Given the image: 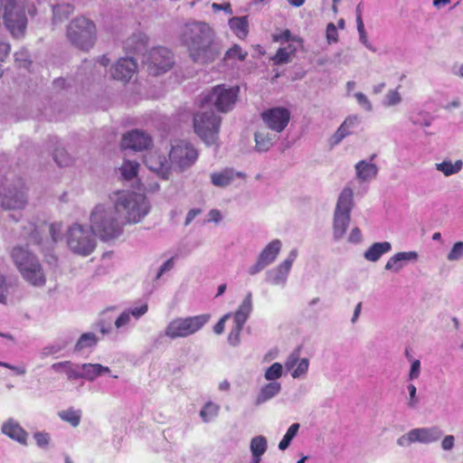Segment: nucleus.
<instances>
[{
  "mask_svg": "<svg viewBox=\"0 0 463 463\" xmlns=\"http://www.w3.org/2000/svg\"><path fill=\"white\" fill-rule=\"evenodd\" d=\"M214 37L213 29L198 21L186 24L182 33V41L188 49L189 56L199 64L212 63L220 56L222 48Z\"/></svg>",
  "mask_w": 463,
  "mask_h": 463,
  "instance_id": "f257e3e1",
  "label": "nucleus"
},
{
  "mask_svg": "<svg viewBox=\"0 0 463 463\" xmlns=\"http://www.w3.org/2000/svg\"><path fill=\"white\" fill-rule=\"evenodd\" d=\"M91 229L102 241L119 236L123 231V221L115 204H98L90 213Z\"/></svg>",
  "mask_w": 463,
  "mask_h": 463,
  "instance_id": "f03ea898",
  "label": "nucleus"
},
{
  "mask_svg": "<svg viewBox=\"0 0 463 463\" xmlns=\"http://www.w3.org/2000/svg\"><path fill=\"white\" fill-rule=\"evenodd\" d=\"M12 259L23 279L33 287H43L46 277L37 257L27 249L17 246L11 253Z\"/></svg>",
  "mask_w": 463,
  "mask_h": 463,
  "instance_id": "7ed1b4c3",
  "label": "nucleus"
},
{
  "mask_svg": "<svg viewBox=\"0 0 463 463\" xmlns=\"http://www.w3.org/2000/svg\"><path fill=\"white\" fill-rule=\"evenodd\" d=\"M27 203V187L22 178L0 176V205L4 210H23Z\"/></svg>",
  "mask_w": 463,
  "mask_h": 463,
  "instance_id": "20e7f679",
  "label": "nucleus"
},
{
  "mask_svg": "<svg viewBox=\"0 0 463 463\" xmlns=\"http://www.w3.org/2000/svg\"><path fill=\"white\" fill-rule=\"evenodd\" d=\"M113 200L119 215L124 216L128 222H139L150 209L146 197L142 194L117 192Z\"/></svg>",
  "mask_w": 463,
  "mask_h": 463,
  "instance_id": "39448f33",
  "label": "nucleus"
},
{
  "mask_svg": "<svg viewBox=\"0 0 463 463\" xmlns=\"http://www.w3.org/2000/svg\"><path fill=\"white\" fill-rule=\"evenodd\" d=\"M66 37L71 45L88 52L97 40L96 24L85 16H77L67 25Z\"/></svg>",
  "mask_w": 463,
  "mask_h": 463,
  "instance_id": "423d86ee",
  "label": "nucleus"
},
{
  "mask_svg": "<svg viewBox=\"0 0 463 463\" xmlns=\"http://www.w3.org/2000/svg\"><path fill=\"white\" fill-rule=\"evenodd\" d=\"M96 236V232L90 226L88 227L79 222L70 225L65 235L69 250L72 253L83 257L89 256L94 251L97 246Z\"/></svg>",
  "mask_w": 463,
  "mask_h": 463,
  "instance_id": "0eeeda50",
  "label": "nucleus"
},
{
  "mask_svg": "<svg viewBox=\"0 0 463 463\" xmlns=\"http://www.w3.org/2000/svg\"><path fill=\"white\" fill-rule=\"evenodd\" d=\"M25 9H27L30 15L36 14V8L33 5H29L27 2L22 0L0 10L6 30L14 38L23 37L25 33L28 23Z\"/></svg>",
  "mask_w": 463,
  "mask_h": 463,
  "instance_id": "6e6552de",
  "label": "nucleus"
},
{
  "mask_svg": "<svg viewBox=\"0 0 463 463\" xmlns=\"http://www.w3.org/2000/svg\"><path fill=\"white\" fill-rule=\"evenodd\" d=\"M354 205V192L345 187L340 193L333 217V237L335 241L344 238L351 221V212Z\"/></svg>",
  "mask_w": 463,
  "mask_h": 463,
  "instance_id": "1a4fd4ad",
  "label": "nucleus"
},
{
  "mask_svg": "<svg viewBox=\"0 0 463 463\" xmlns=\"http://www.w3.org/2000/svg\"><path fill=\"white\" fill-rule=\"evenodd\" d=\"M210 318L211 315L209 314L175 317L165 326L164 335L172 340L186 338L203 329Z\"/></svg>",
  "mask_w": 463,
  "mask_h": 463,
  "instance_id": "9d476101",
  "label": "nucleus"
},
{
  "mask_svg": "<svg viewBox=\"0 0 463 463\" xmlns=\"http://www.w3.org/2000/svg\"><path fill=\"white\" fill-rule=\"evenodd\" d=\"M239 92L240 88L238 86L217 85L209 92L203 93L200 102L203 108L213 106L219 112L227 113L234 108Z\"/></svg>",
  "mask_w": 463,
  "mask_h": 463,
  "instance_id": "9b49d317",
  "label": "nucleus"
},
{
  "mask_svg": "<svg viewBox=\"0 0 463 463\" xmlns=\"http://www.w3.org/2000/svg\"><path fill=\"white\" fill-rule=\"evenodd\" d=\"M222 118L212 109L201 110L194 115L195 134L207 145L217 143Z\"/></svg>",
  "mask_w": 463,
  "mask_h": 463,
  "instance_id": "f8f14e48",
  "label": "nucleus"
},
{
  "mask_svg": "<svg viewBox=\"0 0 463 463\" xmlns=\"http://www.w3.org/2000/svg\"><path fill=\"white\" fill-rule=\"evenodd\" d=\"M443 430L439 426L420 427L409 430L397 439L400 447H409L412 443L430 444L443 437Z\"/></svg>",
  "mask_w": 463,
  "mask_h": 463,
  "instance_id": "ddd939ff",
  "label": "nucleus"
},
{
  "mask_svg": "<svg viewBox=\"0 0 463 463\" xmlns=\"http://www.w3.org/2000/svg\"><path fill=\"white\" fill-rule=\"evenodd\" d=\"M252 312V294L248 292L245 298L233 314V326L228 335V343L232 346H237L241 342V332Z\"/></svg>",
  "mask_w": 463,
  "mask_h": 463,
  "instance_id": "4468645a",
  "label": "nucleus"
},
{
  "mask_svg": "<svg viewBox=\"0 0 463 463\" xmlns=\"http://www.w3.org/2000/svg\"><path fill=\"white\" fill-rule=\"evenodd\" d=\"M198 158L197 150L188 142L179 141L169 152L171 164L181 171L192 166Z\"/></svg>",
  "mask_w": 463,
  "mask_h": 463,
  "instance_id": "2eb2a0df",
  "label": "nucleus"
},
{
  "mask_svg": "<svg viewBox=\"0 0 463 463\" xmlns=\"http://www.w3.org/2000/svg\"><path fill=\"white\" fill-rule=\"evenodd\" d=\"M150 74L157 76L169 71L173 64V53L165 47H156L149 51L146 61Z\"/></svg>",
  "mask_w": 463,
  "mask_h": 463,
  "instance_id": "dca6fc26",
  "label": "nucleus"
},
{
  "mask_svg": "<svg viewBox=\"0 0 463 463\" xmlns=\"http://www.w3.org/2000/svg\"><path fill=\"white\" fill-rule=\"evenodd\" d=\"M24 232L23 233V237L26 239L30 243L42 245V238L41 233L48 230L52 242L56 243L60 239L62 232L61 223H51V224H43L37 227L33 222H28L26 226L24 227Z\"/></svg>",
  "mask_w": 463,
  "mask_h": 463,
  "instance_id": "f3484780",
  "label": "nucleus"
},
{
  "mask_svg": "<svg viewBox=\"0 0 463 463\" xmlns=\"http://www.w3.org/2000/svg\"><path fill=\"white\" fill-rule=\"evenodd\" d=\"M281 247L282 242L279 239H275L268 243L259 254L256 263L249 268L248 273L254 276L273 263L279 254Z\"/></svg>",
  "mask_w": 463,
  "mask_h": 463,
  "instance_id": "a211bd4d",
  "label": "nucleus"
},
{
  "mask_svg": "<svg viewBox=\"0 0 463 463\" xmlns=\"http://www.w3.org/2000/svg\"><path fill=\"white\" fill-rule=\"evenodd\" d=\"M261 118L269 129L280 133L289 122L290 112L285 108L276 107L263 111Z\"/></svg>",
  "mask_w": 463,
  "mask_h": 463,
  "instance_id": "6ab92c4d",
  "label": "nucleus"
},
{
  "mask_svg": "<svg viewBox=\"0 0 463 463\" xmlns=\"http://www.w3.org/2000/svg\"><path fill=\"white\" fill-rule=\"evenodd\" d=\"M297 257L298 250L296 249L291 250L284 261H282L277 267L267 271V281L272 285L284 287L286 285L292 264L296 260Z\"/></svg>",
  "mask_w": 463,
  "mask_h": 463,
  "instance_id": "aec40b11",
  "label": "nucleus"
},
{
  "mask_svg": "<svg viewBox=\"0 0 463 463\" xmlns=\"http://www.w3.org/2000/svg\"><path fill=\"white\" fill-rule=\"evenodd\" d=\"M152 145L151 137L143 130L134 129L127 132L121 138L120 146L122 149L142 151Z\"/></svg>",
  "mask_w": 463,
  "mask_h": 463,
  "instance_id": "412c9836",
  "label": "nucleus"
},
{
  "mask_svg": "<svg viewBox=\"0 0 463 463\" xmlns=\"http://www.w3.org/2000/svg\"><path fill=\"white\" fill-rule=\"evenodd\" d=\"M300 352L301 347H297L285 361V368L294 379L305 378L309 368V360L306 357L300 358Z\"/></svg>",
  "mask_w": 463,
  "mask_h": 463,
  "instance_id": "4be33fe9",
  "label": "nucleus"
},
{
  "mask_svg": "<svg viewBox=\"0 0 463 463\" xmlns=\"http://www.w3.org/2000/svg\"><path fill=\"white\" fill-rule=\"evenodd\" d=\"M137 64L133 58H120L110 69L113 79L128 82L137 71Z\"/></svg>",
  "mask_w": 463,
  "mask_h": 463,
  "instance_id": "5701e85b",
  "label": "nucleus"
},
{
  "mask_svg": "<svg viewBox=\"0 0 463 463\" xmlns=\"http://www.w3.org/2000/svg\"><path fill=\"white\" fill-rule=\"evenodd\" d=\"M145 165L159 176L167 179L169 175L170 165L165 155L157 151H150L144 157Z\"/></svg>",
  "mask_w": 463,
  "mask_h": 463,
  "instance_id": "b1692460",
  "label": "nucleus"
},
{
  "mask_svg": "<svg viewBox=\"0 0 463 463\" xmlns=\"http://www.w3.org/2000/svg\"><path fill=\"white\" fill-rule=\"evenodd\" d=\"M1 433L23 446L28 443V432L14 418H9L2 423Z\"/></svg>",
  "mask_w": 463,
  "mask_h": 463,
  "instance_id": "393cba45",
  "label": "nucleus"
},
{
  "mask_svg": "<svg viewBox=\"0 0 463 463\" xmlns=\"http://www.w3.org/2000/svg\"><path fill=\"white\" fill-rule=\"evenodd\" d=\"M419 254L416 251H401L392 256L386 262L384 269L394 273L400 272L409 261H416Z\"/></svg>",
  "mask_w": 463,
  "mask_h": 463,
  "instance_id": "a878e982",
  "label": "nucleus"
},
{
  "mask_svg": "<svg viewBox=\"0 0 463 463\" xmlns=\"http://www.w3.org/2000/svg\"><path fill=\"white\" fill-rule=\"evenodd\" d=\"M358 117L357 116H349L347 117L344 122L340 125L335 134L329 139L330 146H337L342 142V140L353 134L354 128L358 124Z\"/></svg>",
  "mask_w": 463,
  "mask_h": 463,
  "instance_id": "bb28decb",
  "label": "nucleus"
},
{
  "mask_svg": "<svg viewBox=\"0 0 463 463\" xmlns=\"http://www.w3.org/2000/svg\"><path fill=\"white\" fill-rule=\"evenodd\" d=\"M240 172H235L232 168H225L220 172H213L211 174V182L214 186L226 187L232 184L236 176H242Z\"/></svg>",
  "mask_w": 463,
  "mask_h": 463,
  "instance_id": "cd10ccee",
  "label": "nucleus"
},
{
  "mask_svg": "<svg viewBox=\"0 0 463 463\" xmlns=\"http://www.w3.org/2000/svg\"><path fill=\"white\" fill-rule=\"evenodd\" d=\"M356 177L362 182H367L375 178L378 175V166L365 160H361L354 165Z\"/></svg>",
  "mask_w": 463,
  "mask_h": 463,
  "instance_id": "c85d7f7f",
  "label": "nucleus"
},
{
  "mask_svg": "<svg viewBox=\"0 0 463 463\" xmlns=\"http://www.w3.org/2000/svg\"><path fill=\"white\" fill-rule=\"evenodd\" d=\"M148 36L141 32L133 33L125 43V48L135 53H144L146 51Z\"/></svg>",
  "mask_w": 463,
  "mask_h": 463,
  "instance_id": "c756f323",
  "label": "nucleus"
},
{
  "mask_svg": "<svg viewBox=\"0 0 463 463\" xmlns=\"http://www.w3.org/2000/svg\"><path fill=\"white\" fill-rule=\"evenodd\" d=\"M281 391V383L279 382H270L263 385L255 400V406H260L262 403L269 401L277 396Z\"/></svg>",
  "mask_w": 463,
  "mask_h": 463,
  "instance_id": "7c9ffc66",
  "label": "nucleus"
},
{
  "mask_svg": "<svg viewBox=\"0 0 463 463\" xmlns=\"http://www.w3.org/2000/svg\"><path fill=\"white\" fill-rule=\"evenodd\" d=\"M391 250L392 244L389 241L374 242L364 251V257L369 261L375 262Z\"/></svg>",
  "mask_w": 463,
  "mask_h": 463,
  "instance_id": "2f4dec72",
  "label": "nucleus"
},
{
  "mask_svg": "<svg viewBox=\"0 0 463 463\" xmlns=\"http://www.w3.org/2000/svg\"><path fill=\"white\" fill-rule=\"evenodd\" d=\"M82 368L83 379L89 382H94L98 377L105 373H109L110 369L100 364H80Z\"/></svg>",
  "mask_w": 463,
  "mask_h": 463,
  "instance_id": "473e14b6",
  "label": "nucleus"
},
{
  "mask_svg": "<svg viewBox=\"0 0 463 463\" xmlns=\"http://www.w3.org/2000/svg\"><path fill=\"white\" fill-rule=\"evenodd\" d=\"M255 150L257 152L262 153L267 152L270 149L275 142V135L269 134L265 129H260L255 132Z\"/></svg>",
  "mask_w": 463,
  "mask_h": 463,
  "instance_id": "72a5a7b5",
  "label": "nucleus"
},
{
  "mask_svg": "<svg viewBox=\"0 0 463 463\" xmlns=\"http://www.w3.org/2000/svg\"><path fill=\"white\" fill-rule=\"evenodd\" d=\"M295 52L296 47L292 44H288L286 47L279 48L277 53L271 58V61L276 65L288 63Z\"/></svg>",
  "mask_w": 463,
  "mask_h": 463,
  "instance_id": "f704fd0d",
  "label": "nucleus"
},
{
  "mask_svg": "<svg viewBox=\"0 0 463 463\" xmlns=\"http://www.w3.org/2000/svg\"><path fill=\"white\" fill-rule=\"evenodd\" d=\"M229 25L239 38H244L248 34V21L245 16L231 18Z\"/></svg>",
  "mask_w": 463,
  "mask_h": 463,
  "instance_id": "c9c22d12",
  "label": "nucleus"
},
{
  "mask_svg": "<svg viewBox=\"0 0 463 463\" xmlns=\"http://www.w3.org/2000/svg\"><path fill=\"white\" fill-rule=\"evenodd\" d=\"M74 11V7L70 4H59L52 7L53 24L61 23L67 19Z\"/></svg>",
  "mask_w": 463,
  "mask_h": 463,
  "instance_id": "e433bc0d",
  "label": "nucleus"
},
{
  "mask_svg": "<svg viewBox=\"0 0 463 463\" xmlns=\"http://www.w3.org/2000/svg\"><path fill=\"white\" fill-rule=\"evenodd\" d=\"M463 167V162L457 160L454 164L450 160H444L436 164V169L444 174L446 176L458 174Z\"/></svg>",
  "mask_w": 463,
  "mask_h": 463,
  "instance_id": "4c0bfd02",
  "label": "nucleus"
},
{
  "mask_svg": "<svg viewBox=\"0 0 463 463\" xmlns=\"http://www.w3.org/2000/svg\"><path fill=\"white\" fill-rule=\"evenodd\" d=\"M99 342V338L94 333L89 332L82 334L78 339L74 350L80 352L83 349L94 347Z\"/></svg>",
  "mask_w": 463,
  "mask_h": 463,
  "instance_id": "58836bf2",
  "label": "nucleus"
},
{
  "mask_svg": "<svg viewBox=\"0 0 463 463\" xmlns=\"http://www.w3.org/2000/svg\"><path fill=\"white\" fill-rule=\"evenodd\" d=\"M58 415L63 421L70 423L72 427H77L80 422L81 411L69 408L59 411Z\"/></svg>",
  "mask_w": 463,
  "mask_h": 463,
  "instance_id": "ea45409f",
  "label": "nucleus"
},
{
  "mask_svg": "<svg viewBox=\"0 0 463 463\" xmlns=\"http://www.w3.org/2000/svg\"><path fill=\"white\" fill-rule=\"evenodd\" d=\"M219 411H220L219 405H217L212 402H207L203 405L202 410L200 411V417L203 422L207 423V422L212 421L213 419H215L218 416Z\"/></svg>",
  "mask_w": 463,
  "mask_h": 463,
  "instance_id": "a19ab883",
  "label": "nucleus"
},
{
  "mask_svg": "<svg viewBox=\"0 0 463 463\" xmlns=\"http://www.w3.org/2000/svg\"><path fill=\"white\" fill-rule=\"evenodd\" d=\"M139 168V164L137 161L124 160L119 170L122 177L125 180H132L137 176Z\"/></svg>",
  "mask_w": 463,
  "mask_h": 463,
  "instance_id": "79ce46f5",
  "label": "nucleus"
},
{
  "mask_svg": "<svg viewBox=\"0 0 463 463\" xmlns=\"http://www.w3.org/2000/svg\"><path fill=\"white\" fill-rule=\"evenodd\" d=\"M250 449L251 455H257V456H262L267 449H268V442L264 436H256L251 439Z\"/></svg>",
  "mask_w": 463,
  "mask_h": 463,
  "instance_id": "37998d69",
  "label": "nucleus"
},
{
  "mask_svg": "<svg viewBox=\"0 0 463 463\" xmlns=\"http://www.w3.org/2000/svg\"><path fill=\"white\" fill-rule=\"evenodd\" d=\"M130 314L132 318L136 321L144 317L148 311V304L146 301L138 300L135 302L131 307L126 308Z\"/></svg>",
  "mask_w": 463,
  "mask_h": 463,
  "instance_id": "c03bdc74",
  "label": "nucleus"
},
{
  "mask_svg": "<svg viewBox=\"0 0 463 463\" xmlns=\"http://www.w3.org/2000/svg\"><path fill=\"white\" fill-rule=\"evenodd\" d=\"M14 288L12 281L0 271V304H6L8 296Z\"/></svg>",
  "mask_w": 463,
  "mask_h": 463,
  "instance_id": "a18cd8bd",
  "label": "nucleus"
},
{
  "mask_svg": "<svg viewBox=\"0 0 463 463\" xmlns=\"http://www.w3.org/2000/svg\"><path fill=\"white\" fill-rule=\"evenodd\" d=\"M300 425L298 423H293L287 430L286 434L279 443V449L285 450L288 448L291 440L296 437L299 430Z\"/></svg>",
  "mask_w": 463,
  "mask_h": 463,
  "instance_id": "49530a36",
  "label": "nucleus"
},
{
  "mask_svg": "<svg viewBox=\"0 0 463 463\" xmlns=\"http://www.w3.org/2000/svg\"><path fill=\"white\" fill-rule=\"evenodd\" d=\"M283 366L279 363H274L265 371L264 377L267 381L277 382L282 376Z\"/></svg>",
  "mask_w": 463,
  "mask_h": 463,
  "instance_id": "de8ad7c7",
  "label": "nucleus"
},
{
  "mask_svg": "<svg viewBox=\"0 0 463 463\" xmlns=\"http://www.w3.org/2000/svg\"><path fill=\"white\" fill-rule=\"evenodd\" d=\"M463 259V241H457L447 255L449 261H458Z\"/></svg>",
  "mask_w": 463,
  "mask_h": 463,
  "instance_id": "09e8293b",
  "label": "nucleus"
},
{
  "mask_svg": "<svg viewBox=\"0 0 463 463\" xmlns=\"http://www.w3.org/2000/svg\"><path fill=\"white\" fill-rule=\"evenodd\" d=\"M407 390L409 392V398L407 400V406L410 409H417L420 403V398L417 396V388L414 384L409 383L407 385Z\"/></svg>",
  "mask_w": 463,
  "mask_h": 463,
  "instance_id": "8fccbe9b",
  "label": "nucleus"
},
{
  "mask_svg": "<svg viewBox=\"0 0 463 463\" xmlns=\"http://www.w3.org/2000/svg\"><path fill=\"white\" fill-rule=\"evenodd\" d=\"M248 55L247 52H243L240 45L234 44L225 52V60L237 58L240 61H244Z\"/></svg>",
  "mask_w": 463,
  "mask_h": 463,
  "instance_id": "3c124183",
  "label": "nucleus"
},
{
  "mask_svg": "<svg viewBox=\"0 0 463 463\" xmlns=\"http://www.w3.org/2000/svg\"><path fill=\"white\" fill-rule=\"evenodd\" d=\"M402 102V97L397 90H389L384 98L383 105L385 107H392Z\"/></svg>",
  "mask_w": 463,
  "mask_h": 463,
  "instance_id": "603ef678",
  "label": "nucleus"
},
{
  "mask_svg": "<svg viewBox=\"0 0 463 463\" xmlns=\"http://www.w3.org/2000/svg\"><path fill=\"white\" fill-rule=\"evenodd\" d=\"M69 343H70V341H61V342H56L50 345H47L43 349V355H51V354H57L59 352H61V350H63L68 345Z\"/></svg>",
  "mask_w": 463,
  "mask_h": 463,
  "instance_id": "864d4df0",
  "label": "nucleus"
},
{
  "mask_svg": "<svg viewBox=\"0 0 463 463\" xmlns=\"http://www.w3.org/2000/svg\"><path fill=\"white\" fill-rule=\"evenodd\" d=\"M65 373L69 380L83 379L80 364H73L70 362V366L67 367Z\"/></svg>",
  "mask_w": 463,
  "mask_h": 463,
  "instance_id": "5fc2aeb1",
  "label": "nucleus"
},
{
  "mask_svg": "<svg viewBox=\"0 0 463 463\" xmlns=\"http://www.w3.org/2000/svg\"><path fill=\"white\" fill-rule=\"evenodd\" d=\"M53 159L60 166L70 165L71 159L63 149H56L53 153Z\"/></svg>",
  "mask_w": 463,
  "mask_h": 463,
  "instance_id": "6e6d98bb",
  "label": "nucleus"
},
{
  "mask_svg": "<svg viewBox=\"0 0 463 463\" xmlns=\"http://www.w3.org/2000/svg\"><path fill=\"white\" fill-rule=\"evenodd\" d=\"M132 317L128 312L127 309L123 310L120 315L115 320V327L117 329H121L126 327L131 324Z\"/></svg>",
  "mask_w": 463,
  "mask_h": 463,
  "instance_id": "4d7b16f0",
  "label": "nucleus"
},
{
  "mask_svg": "<svg viewBox=\"0 0 463 463\" xmlns=\"http://www.w3.org/2000/svg\"><path fill=\"white\" fill-rule=\"evenodd\" d=\"M15 62L19 67L28 68L31 64V61L29 59V54L26 51L21 50L14 53Z\"/></svg>",
  "mask_w": 463,
  "mask_h": 463,
  "instance_id": "13d9d810",
  "label": "nucleus"
},
{
  "mask_svg": "<svg viewBox=\"0 0 463 463\" xmlns=\"http://www.w3.org/2000/svg\"><path fill=\"white\" fill-rule=\"evenodd\" d=\"M33 439L37 446L42 449L47 448L51 440L50 434L44 431H36L33 434Z\"/></svg>",
  "mask_w": 463,
  "mask_h": 463,
  "instance_id": "bf43d9fd",
  "label": "nucleus"
},
{
  "mask_svg": "<svg viewBox=\"0 0 463 463\" xmlns=\"http://www.w3.org/2000/svg\"><path fill=\"white\" fill-rule=\"evenodd\" d=\"M411 368L408 374V380L413 381L419 378L420 374V361L418 359H413L411 361Z\"/></svg>",
  "mask_w": 463,
  "mask_h": 463,
  "instance_id": "052dcab7",
  "label": "nucleus"
},
{
  "mask_svg": "<svg viewBox=\"0 0 463 463\" xmlns=\"http://www.w3.org/2000/svg\"><path fill=\"white\" fill-rule=\"evenodd\" d=\"M326 40L329 44L335 43L338 41V33L333 23H329L326 26Z\"/></svg>",
  "mask_w": 463,
  "mask_h": 463,
  "instance_id": "680f3d73",
  "label": "nucleus"
},
{
  "mask_svg": "<svg viewBox=\"0 0 463 463\" xmlns=\"http://www.w3.org/2000/svg\"><path fill=\"white\" fill-rule=\"evenodd\" d=\"M175 266V260L174 258L168 259L166 261H165L158 269L156 278V280H158L165 272L170 271Z\"/></svg>",
  "mask_w": 463,
  "mask_h": 463,
  "instance_id": "e2e57ef3",
  "label": "nucleus"
},
{
  "mask_svg": "<svg viewBox=\"0 0 463 463\" xmlns=\"http://www.w3.org/2000/svg\"><path fill=\"white\" fill-rule=\"evenodd\" d=\"M354 97L358 102V104L363 107L366 111H371L373 109V106L368 98L362 92H356Z\"/></svg>",
  "mask_w": 463,
  "mask_h": 463,
  "instance_id": "0e129e2a",
  "label": "nucleus"
},
{
  "mask_svg": "<svg viewBox=\"0 0 463 463\" xmlns=\"http://www.w3.org/2000/svg\"><path fill=\"white\" fill-rule=\"evenodd\" d=\"M291 40H294V38L292 37L290 31L288 29L282 31L280 33L273 35L274 42L288 43Z\"/></svg>",
  "mask_w": 463,
  "mask_h": 463,
  "instance_id": "69168bd1",
  "label": "nucleus"
},
{
  "mask_svg": "<svg viewBox=\"0 0 463 463\" xmlns=\"http://www.w3.org/2000/svg\"><path fill=\"white\" fill-rule=\"evenodd\" d=\"M455 446V437L453 435H446L441 440V448L445 451L451 450Z\"/></svg>",
  "mask_w": 463,
  "mask_h": 463,
  "instance_id": "338daca9",
  "label": "nucleus"
},
{
  "mask_svg": "<svg viewBox=\"0 0 463 463\" xmlns=\"http://www.w3.org/2000/svg\"><path fill=\"white\" fill-rule=\"evenodd\" d=\"M362 237L361 230L358 227H354L352 229L347 240L350 243L355 244L361 242Z\"/></svg>",
  "mask_w": 463,
  "mask_h": 463,
  "instance_id": "774afa93",
  "label": "nucleus"
}]
</instances>
